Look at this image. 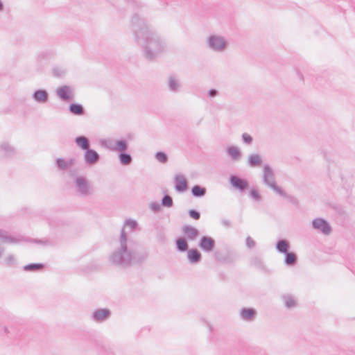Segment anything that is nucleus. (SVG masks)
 Returning <instances> with one entry per match:
<instances>
[{
	"instance_id": "nucleus-9",
	"label": "nucleus",
	"mask_w": 355,
	"mask_h": 355,
	"mask_svg": "<svg viewBox=\"0 0 355 355\" xmlns=\"http://www.w3.org/2000/svg\"><path fill=\"white\" fill-rule=\"evenodd\" d=\"M248 162L251 166H259L261 165V159L258 155H253L249 157Z\"/></svg>"
},
{
	"instance_id": "nucleus-19",
	"label": "nucleus",
	"mask_w": 355,
	"mask_h": 355,
	"mask_svg": "<svg viewBox=\"0 0 355 355\" xmlns=\"http://www.w3.org/2000/svg\"><path fill=\"white\" fill-rule=\"evenodd\" d=\"M228 152L234 159H236L240 157V152L236 148L230 147L228 149Z\"/></svg>"
},
{
	"instance_id": "nucleus-3",
	"label": "nucleus",
	"mask_w": 355,
	"mask_h": 355,
	"mask_svg": "<svg viewBox=\"0 0 355 355\" xmlns=\"http://www.w3.org/2000/svg\"><path fill=\"white\" fill-rule=\"evenodd\" d=\"M175 189L178 191H185L187 188V180L182 175H177L175 178Z\"/></svg>"
},
{
	"instance_id": "nucleus-14",
	"label": "nucleus",
	"mask_w": 355,
	"mask_h": 355,
	"mask_svg": "<svg viewBox=\"0 0 355 355\" xmlns=\"http://www.w3.org/2000/svg\"><path fill=\"white\" fill-rule=\"evenodd\" d=\"M184 232L186 235H188L191 238H194L197 236L198 232L196 229L190 227H185L184 228Z\"/></svg>"
},
{
	"instance_id": "nucleus-29",
	"label": "nucleus",
	"mask_w": 355,
	"mask_h": 355,
	"mask_svg": "<svg viewBox=\"0 0 355 355\" xmlns=\"http://www.w3.org/2000/svg\"><path fill=\"white\" fill-rule=\"evenodd\" d=\"M243 139L245 142L248 143V144L252 141V137L248 134H243Z\"/></svg>"
},
{
	"instance_id": "nucleus-24",
	"label": "nucleus",
	"mask_w": 355,
	"mask_h": 355,
	"mask_svg": "<svg viewBox=\"0 0 355 355\" xmlns=\"http://www.w3.org/2000/svg\"><path fill=\"white\" fill-rule=\"evenodd\" d=\"M156 158L159 162L162 163L166 162L167 160L166 155L162 152H159L156 154Z\"/></svg>"
},
{
	"instance_id": "nucleus-4",
	"label": "nucleus",
	"mask_w": 355,
	"mask_h": 355,
	"mask_svg": "<svg viewBox=\"0 0 355 355\" xmlns=\"http://www.w3.org/2000/svg\"><path fill=\"white\" fill-rule=\"evenodd\" d=\"M214 245V241L211 237H203L201 240L200 247L205 250H211Z\"/></svg>"
},
{
	"instance_id": "nucleus-27",
	"label": "nucleus",
	"mask_w": 355,
	"mask_h": 355,
	"mask_svg": "<svg viewBox=\"0 0 355 355\" xmlns=\"http://www.w3.org/2000/svg\"><path fill=\"white\" fill-rule=\"evenodd\" d=\"M265 178L266 182H269L272 178V173L268 167L265 168Z\"/></svg>"
},
{
	"instance_id": "nucleus-13",
	"label": "nucleus",
	"mask_w": 355,
	"mask_h": 355,
	"mask_svg": "<svg viewBox=\"0 0 355 355\" xmlns=\"http://www.w3.org/2000/svg\"><path fill=\"white\" fill-rule=\"evenodd\" d=\"M206 192L205 189L202 188L199 186H194L192 189V193L196 196H204Z\"/></svg>"
},
{
	"instance_id": "nucleus-26",
	"label": "nucleus",
	"mask_w": 355,
	"mask_h": 355,
	"mask_svg": "<svg viewBox=\"0 0 355 355\" xmlns=\"http://www.w3.org/2000/svg\"><path fill=\"white\" fill-rule=\"evenodd\" d=\"M172 204H173V200L170 196H166L163 198V200H162L163 205L166 206V207H171L172 205Z\"/></svg>"
},
{
	"instance_id": "nucleus-11",
	"label": "nucleus",
	"mask_w": 355,
	"mask_h": 355,
	"mask_svg": "<svg viewBox=\"0 0 355 355\" xmlns=\"http://www.w3.org/2000/svg\"><path fill=\"white\" fill-rule=\"evenodd\" d=\"M77 144L83 149H87L89 144L87 138L84 137H80L76 139Z\"/></svg>"
},
{
	"instance_id": "nucleus-10",
	"label": "nucleus",
	"mask_w": 355,
	"mask_h": 355,
	"mask_svg": "<svg viewBox=\"0 0 355 355\" xmlns=\"http://www.w3.org/2000/svg\"><path fill=\"white\" fill-rule=\"evenodd\" d=\"M108 315H109V311L105 309L98 310V311H96V313L94 314L95 318L98 321H101V320L106 319L108 317Z\"/></svg>"
},
{
	"instance_id": "nucleus-1",
	"label": "nucleus",
	"mask_w": 355,
	"mask_h": 355,
	"mask_svg": "<svg viewBox=\"0 0 355 355\" xmlns=\"http://www.w3.org/2000/svg\"><path fill=\"white\" fill-rule=\"evenodd\" d=\"M313 225L315 228L320 230L325 234H328L331 232V227H329V224L323 219H315L313 221Z\"/></svg>"
},
{
	"instance_id": "nucleus-28",
	"label": "nucleus",
	"mask_w": 355,
	"mask_h": 355,
	"mask_svg": "<svg viewBox=\"0 0 355 355\" xmlns=\"http://www.w3.org/2000/svg\"><path fill=\"white\" fill-rule=\"evenodd\" d=\"M189 215L191 218L198 220L200 218V214L194 210H191L189 211Z\"/></svg>"
},
{
	"instance_id": "nucleus-2",
	"label": "nucleus",
	"mask_w": 355,
	"mask_h": 355,
	"mask_svg": "<svg viewBox=\"0 0 355 355\" xmlns=\"http://www.w3.org/2000/svg\"><path fill=\"white\" fill-rule=\"evenodd\" d=\"M230 180L232 184L234 187L241 190L246 189L248 186V182L246 180L241 179L236 176H232Z\"/></svg>"
},
{
	"instance_id": "nucleus-8",
	"label": "nucleus",
	"mask_w": 355,
	"mask_h": 355,
	"mask_svg": "<svg viewBox=\"0 0 355 355\" xmlns=\"http://www.w3.org/2000/svg\"><path fill=\"white\" fill-rule=\"evenodd\" d=\"M201 254L197 250H191L188 252V258L191 262H197L200 259Z\"/></svg>"
},
{
	"instance_id": "nucleus-25",
	"label": "nucleus",
	"mask_w": 355,
	"mask_h": 355,
	"mask_svg": "<svg viewBox=\"0 0 355 355\" xmlns=\"http://www.w3.org/2000/svg\"><path fill=\"white\" fill-rule=\"evenodd\" d=\"M116 149L120 151H123L126 149V143L124 141H119L116 144Z\"/></svg>"
},
{
	"instance_id": "nucleus-5",
	"label": "nucleus",
	"mask_w": 355,
	"mask_h": 355,
	"mask_svg": "<svg viewBox=\"0 0 355 355\" xmlns=\"http://www.w3.org/2000/svg\"><path fill=\"white\" fill-rule=\"evenodd\" d=\"M58 96L63 99H69L71 97V91L69 87L64 86L57 91Z\"/></svg>"
},
{
	"instance_id": "nucleus-6",
	"label": "nucleus",
	"mask_w": 355,
	"mask_h": 355,
	"mask_svg": "<svg viewBox=\"0 0 355 355\" xmlns=\"http://www.w3.org/2000/svg\"><path fill=\"white\" fill-rule=\"evenodd\" d=\"M211 46L216 49H221L225 46L224 41L218 37H212L210 39Z\"/></svg>"
},
{
	"instance_id": "nucleus-22",
	"label": "nucleus",
	"mask_w": 355,
	"mask_h": 355,
	"mask_svg": "<svg viewBox=\"0 0 355 355\" xmlns=\"http://www.w3.org/2000/svg\"><path fill=\"white\" fill-rule=\"evenodd\" d=\"M250 196L256 200H259L261 198L260 193L255 189H251L249 191Z\"/></svg>"
},
{
	"instance_id": "nucleus-21",
	"label": "nucleus",
	"mask_w": 355,
	"mask_h": 355,
	"mask_svg": "<svg viewBox=\"0 0 355 355\" xmlns=\"http://www.w3.org/2000/svg\"><path fill=\"white\" fill-rule=\"evenodd\" d=\"M131 157L127 154H121L120 155V160L123 164H128L131 162Z\"/></svg>"
},
{
	"instance_id": "nucleus-32",
	"label": "nucleus",
	"mask_w": 355,
	"mask_h": 355,
	"mask_svg": "<svg viewBox=\"0 0 355 355\" xmlns=\"http://www.w3.org/2000/svg\"><path fill=\"white\" fill-rule=\"evenodd\" d=\"M216 90H210L209 91V96H214L216 95Z\"/></svg>"
},
{
	"instance_id": "nucleus-18",
	"label": "nucleus",
	"mask_w": 355,
	"mask_h": 355,
	"mask_svg": "<svg viewBox=\"0 0 355 355\" xmlns=\"http://www.w3.org/2000/svg\"><path fill=\"white\" fill-rule=\"evenodd\" d=\"M177 246L181 251H184L188 248V245L186 241L183 239H179L177 240Z\"/></svg>"
},
{
	"instance_id": "nucleus-33",
	"label": "nucleus",
	"mask_w": 355,
	"mask_h": 355,
	"mask_svg": "<svg viewBox=\"0 0 355 355\" xmlns=\"http://www.w3.org/2000/svg\"><path fill=\"white\" fill-rule=\"evenodd\" d=\"M1 9H2V3H1V2L0 1V10H1Z\"/></svg>"
},
{
	"instance_id": "nucleus-30",
	"label": "nucleus",
	"mask_w": 355,
	"mask_h": 355,
	"mask_svg": "<svg viewBox=\"0 0 355 355\" xmlns=\"http://www.w3.org/2000/svg\"><path fill=\"white\" fill-rule=\"evenodd\" d=\"M77 184L80 187H83L85 184V180L83 179H78L77 180Z\"/></svg>"
},
{
	"instance_id": "nucleus-7",
	"label": "nucleus",
	"mask_w": 355,
	"mask_h": 355,
	"mask_svg": "<svg viewBox=\"0 0 355 355\" xmlns=\"http://www.w3.org/2000/svg\"><path fill=\"white\" fill-rule=\"evenodd\" d=\"M86 161L90 164L95 163L98 159V155L92 150H89L85 154Z\"/></svg>"
},
{
	"instance_id": "nucleus-17",
	"label": "nucleus",
	"mask_w": 355,
	"mask_h": 355,
	"mask_svg": "<svg viewBox=\"0 0 355 355\" xmlns=\"http://www.w3.org/2000/svg\"><path fill=\"white\" fill-rule=\"evenodd\" d=\"M70 111L74 114H83V107L80 105L72 104L70 106Z\"/></svg>"
},
{
	"instance_id": "nucleus-16",
	"label": "nucleus",
	"mask_w": 355,
	"mask_h": 355,
	"mask_svg": "<svg viewBox=\"0 0 355 355\" xmlns=\"http://www.w3.org/2000/svg\"><path fill=\"white\" fill-rule=\"evenodd\" d=\"M277 248L281 252H286L288 248V244L285 241H280L278 242Z\"/></svg>"
},
{
	"instance_id": "nucleus-15",
	"label": "nucleus",
	"mask_w": 355,
	"mask_h": 355,
	"mask_svg": "<svg viewBox=\"0 0 355 355\" xmlns=\"http://www.w3.org/2000/svg\"><path fill=\"white\" fill-rule=\"evenodd\" d=\"M241 315L244 319H251L254 315V311L251 309H243L241 312Z\"/></svg>"
},
{
	"instance_id": "nucleus-20",
	"label": "nucleus",
	"mask_w": 355,
	"mask_h": 355,
	"mask_svg": "<svg viewBox=\"0 0 355 355\" xmlns=\"http://www.w3.org/2000/svg\"><path fill=\"white\" fill-rule=\"evenodd\" d=\"M296 260V256L294 253H287L286 258V263L287 264H293L295 263Z\"/></svg>"
},
{
	"instance_id": "nucleus-31",
	"label": "nucleus",
	"mask_w": 355,
	"mask_h": 355,
	"mask_svg": "<svg viewBox=\"0 0 355 355\" xmlns=\"http://www.w3.org/2000/svg\"><path fill=\"white\" fill-rule=\"evenodd\" d=\"M41 265H30L26 267V268L35 269V268H40Z\"/></svg>"
},
{
	"instance_id": "nucleus-12",
	"label": "nucleus",
	"mask_w": 355,
	"mask_h": 355,
	"mask_svg": "<svg viewBox=\"0 0 355 355\" xmlns=\"http://www.w3.org/2000/svg\"><path fill=\"white\" fill-rule=\"evenodd\" d=\"M35 98L39 101L44 102L46 100L47 94L45 91L40 90L35 92Z\"/></svg>"
},
{
	"instance_id": "nucleus-23",
	"label": "nucleus",
	"mask_w": 355,
	"mask_h": 355,
	"mask_svg": "<svg viewBox=\"0 0 355 355\" xmlns=\"http://www.w3.org/2000/svg\"><path fill=\"white\" fill-rule=\"evenodd\" d=\"M58 165L59 168L62 169H65L68 167L69 165L71 164V162L67 163L64 159H58L57 161Z\"/></svg>"
}]
</instances>
